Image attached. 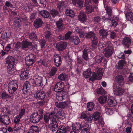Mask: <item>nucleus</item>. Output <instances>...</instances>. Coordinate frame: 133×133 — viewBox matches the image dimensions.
Listing matches in <instances>:
<instances>
[{
  "label": "nucleus",
  "instance_id": "obj_1",
  "mask_svg": "<svg viewBox=\"0 0 133 133\" xmlns=\"http://www.w3.org/2000/svg\"><path fill=\"white\" fill-rule=\"evenodd\" d=\"M98 48L99 50L103 52L105 56L107 58L111 56L113 53V49L111 45L107 44L106 45L100 43L99 44Z\"/></svg>",
  "mask_w": 133,
  "mask_h": 133
},
{
  "label": "nucleus",
  "instance_id": "obj_2",
  "mask_svg": "<svg viewBox=\"0 0 133 133\" xmlns=\"http://www.w3.org/2000/svg\"><path fill=\"white\" fill-rule=\"evenodd\" d=\"M6 62L8 64V72L10 74H13L15 71L14 67L15 62L14 57L11 56H8L7 58Z\"/></svg>",
  "mask_w": 133,
  "mask_h": 133
},
{
  "label": "nucleus",
  "instance_id": "obj_3",
  "mask_svg": "<svg viewBox=\"0 0 133 133\" xmlns=\"http://www.w3.org/2000/svg\"><path fill=\"white\" fill-rule=\"evenodd\" d=\"M73 127H77L81 131V133H90V130L89 125L86 123L82 124L81 125L79 123H76L74 124Z\"/></svg>",
  "mask_w": 133,
  "mask_h": 133
},
{
  "label": "nucleus",
  "instance_id": "obj_4",
  "mask_svg": "<svg viewBox=\"0 0 133 133\" xmlns=\"http://www.w3.org/2000/svg\"><path fill=\"white\" fill-rule=\"evenodd\" d=\"M18 83L16 80L10 82L8 85V90L9 93L12 94L18 88Z\"/></svg>",
  "mask_w": 133,
  "mask_h": 133
},
{
  "label": "nucleus",
  "instance_id": "obj_5",
  "mask_svg": "<svg viewBox=\"0 0 133 133\" xmlns=\"http://www.w3.org/2000/svg\"><path fill=\"white\" fill-rule=\"evenodd\" d=\"M84 76L86 78H89L90 80L93 81L95 79V78H98L96 77V74L94 72H91V70L90 69L84 72Z\"/></svg>",
  "mask_w": 133,
  "mask_h": 133
},
{
  "label": "nucleus",
  "instance_id": "obj_6",
  "mask_svg": "<svg viewBox=\"0 0 133 133\" xmlns=\"http://www.w3.org/2000/svg\"><path fill=\"white\" fill-rule=\"evenodd\" d=\"M113 89L114 95L117 96H121L125 92V90L124 89L117 86L116 84H114Z\"/></svg>",
  "mask_w": 133,
  "mask_h": 133
},
{
  "label": "nucleus",
  "instance_id": "obj_7",
  "mask_svg": "<svg viewBox=\"0 0 133 133\" xmlns=\"http://www.w3.org/2000/svg\"><path fill=\"white\" fill-rule=\"evenodd\" d=\"M95 3H97L98 0H92ZM90 2V0H86L85 4V6L86 8V12L87 14H89L93 12L94 8L92 7L89 5V4Z\"/></svg>",
  "mask_w": 133,
  "mask_h": 133
},
{
  "label": "nucleus",
  "instance_id": "obj_8",
  "mask_svg": "<svg viewBox=\"0 0 133 133\" xmlns=\"http://www.w3.org/2000/svg\"><path fill=\"white\" fill-rule=\"evenodd\" d=\"M43 78L37 75H35L33 77V82L37 86H41L43 85Z\"/></svg>",
  "mask_w": 133,
  "mask_h": 133
},
{
  "label": "nucleus",
  "instance_id": "obj_9",
  "mask_svg": "<svg viewBox=\"0 0 133 133\" xmlns=\"http://www.w3.org/2000/svg\"><path fill=\"white\" fill-rule=\"evenodd\" d=\"M35 56L32 54L27 56L25 59L26 64L28 66H30L32 64L35 62Z\"/></svg>",
  "mask_w": 133,
  "mask_h": 133
},
{
  "label": "nucleus",
  "instance_id": "obj_10",
  "mask_svg": "<svg viewBox=\"0 0 133 133\" xmlns=\"http://www.w3.org/2000/svg\"><path fill=\"white\" fill-rule=\"evenodd\" d=\"M92 118V119L93 118L95 121H98L101 127H102L104 125L103 122L102 120L101 117L100 116V114L99 112H94Z\"/></svg>",
  "mask_w": 133,
  "mask_h": 133
},
{
  "label": "nucleus",
  "instance_id": "obj_11",
  "mask_svg": "<svg viewBox=\"0 0 133 133\" xmlns=\"http://www.w3.org/2000/svg\"><path fill=\"white\" fill-rule=\"evenodd\" d=\"M56 116L54 112H52L50 114L47 113L44 115V120L46 123L48 122L50 119H51L52 121L53 120H56Z\"/></svg>",
  "mask_w": 133,
  "mask_h": 133
},
{
  "label": "nucleus",
  "instance_id": "obj_12",
  "mask_svg": "<svg viewBox=\"0 0 133 133\" xmlns=\"http://www.w3.org/2000/svg\"><path fill=\"white\" fill-rule=\"evenodd\" d=\"M107 19H109V21H111V24L114 27H115L117 25L118 22V18L117 17H113V18H110V16L108 17V18H105L104 16L103 17L102 20L103 21H104Z\"/></svg>",
  "mask_w": 133,
  "mask_h": 133
},
{
  "label": "nucleus",
  "instance_id": "obj_13",
  "mask_svg": "<svg viewBox=\"0 0 133 133\" xmlns=\"http://www.w3.org/2000/svg\"><path fill=\"white\" fill-rule=\"evenodd\" d=\"M42 118L41 115H39L37 112L33 113L30 116L31 121L34 123L39 122Z\"/></svg>",
  "mask_w": 133,
  "mask_h": 133
},
{
  "label": "nucleus",
  "instance_id": "obj_14",
  "mask_svg": "<svg viewBox=\"0 0 133 133\" xmlns=\"http://www.w3.org/2000/svg\"><path fill=\"white\" fill-rule=\"evenodd\" d=\"M81 118L84 119L88 122H91L92 119L90 115L86 112H83L81 114Z\"/></svg>",
  "mask_w": 133,
  "mask_h": 133
},
{
  "label": "nucleus",
  "instance_id": "obj_15",
  "mask_svg": "<svg viewBox=\"0 0 133 133\" xmlns=\"http://www.w3.org/2000/svg\"><path fill=\"white\" fill-rule=\"evenodd\" d=\"M64 87V83L62 82H58L55 85L54 91L56 92L62 91Z\"/></svg>",
  "mask_w": 133,
  "mask_h": 133
},
{
  "label": "nucleus",
  "instance_id": "obj_16",
  "mask_svg": "<svg viewBox=\"0 0 133 133\" xmlns=\"http://www.w3.org/2000/svg\"><path fill=\"white\" fill-rule=\"evenodd\" d=\"M71 129V127L62 126H59L58 130H57L56 133H67Z\"/></svg>",
  "mask_w": 133,
  "mask_h": 133
},
{
  "label": "nucleus",
  "instance_id": "obj_17",
  "mask_svg": "<svg viewBox=\"0 0 133 133\" xmlns=\"http://www.w3.org/2000/svg\"><path fill=\"white\" fill-rule=\"evenodd\" d=\"M71 103L70 101H68L65 102H55V104L56 106L58 108L64 109L66 107Z\"/></svg>",
  "mask_w": 133,
  "mask_h": 133
},
{
  "label": "nucleus",
  "instance_id": "obj_18",
  "mask_svg": "<svg viewBox=\"0 0 133 133\" xmlns=\"http://www.w3.org/2000/svg\"><path fill=\"white\" fill-rule=\"evenodd\" d=\"M23 91L24 93L25 94H29L30 92V86L28 82L26 81L25 83Z\"/></svg>",
  "mask_w": 133,
  "mask_h": 133
},
{
  "label": "nucleus",
  "instance_id": "obj_19",
  "mask_svg": "<svg viewBox=\"0 0 133 133\" xmlns=\"http://www.w3.org/2000/svg\"><path fill=\"white\" fill-rule=\"evenodd\" d=\"M49 127L52 131H54L57 130L58 127V125L56 120L52 121V122L49 125Z\"/></svg>",
  "mask_w": 133,
  "mask_h": 133
},
{
  "label": "nucleus",
  "instance_id": "obj_20",
  "mask_svg": "<svg viewBox=\"0 0 133 133\" xmlns=\"http://www.w3.org/2000/svg\"><path fill=\"white\" fill-rule=\"evenodd\" d=\"M95 71L97 72V75L96 74V77L98 78H95V79H100L103 75L104 72V69L102 68H97L95 70Z\"/></svg>",
  "mask_w": 133,
  "mask_h": 133
},
{
  "label": "nucleus",
  "instance_id": "obj_21",
  "mask_svg": "<svg viewBox=\"0 0 133 133\" xmlns=\"http://www.w3.org/2000/svg\"><path fill=\"white\" fill-rule=\"evenodd\" d=\"M67 46L66 42H61L57 44L56 45L57 49L59 51L64 50Z\"/></svg>",
  "mask_w": 133,
  "mask_h": 133
},
{
  "label": "nucleus",
  "instance_id": "obj_22",
  "mask_svg": "<svg viewBox=\"0 0 133 133\" xmlns=\"http://www.w3.org/2000/svg\"><path fill=\"white\" fill-rule=\"evenodd\" d=\"M54 59L55 65L57 67L59 66L62 63L61 57L58 55L55 54Z\"/></svg>",
  "mask_w": 133,
  "mask_h": 133
},
{
  "label": "nucleus",
  "instance_id": "obj_23",
  "mask_svg": "<svg viewBox=\"0 0 133 133\" xmlns=\"http://www.w3.org/2000/svg\"><path fill=\"white\" fill-rule=\"evenodd\" d=\"M35 97L37 99L42 100L45 97V94L43 92H38L34 94Z\"/></svg>",
  "mask_w": 133,
  "mask_h": 133
},
{
  "label": "nucleus",
  "instance_id": "obj_24",
  "mask_svg": "<svg viewBox=\"0 0 133 133\" xmlns=\"http://www.w3.org/2000/svg\"><path fill=\"white\" fill-rule=\"evenodd\" d=\"M78 19L81 22L86 21L87 20V16L85 13L83 12H80L78 15Z\"/></svg>",
  "mask_w": 133,
  "mask_h": 133
},
{
  "label": "nucleus",
  "instance_id": "obj_25",
  "mask_svg": "<svg viewBox=\"0 0 133 133\" xmlns=\"http://www.w3.org/2000/svg\"><path fill=\"white\" fill-rule=\"evenodd\" d=\"M108 104L111 106H115L116 104V101L114 97L110 96L109 97L108 101Z\"/></svg>",
  "mask_w": 133,
  "mask_h": 133
},
{
  "label": "nucleus",
  "instance_id": "obj_26",
  "mask_svg": "<svg viewBox=\"0 0 133 133\" xmlns=\"http://www.w3.org/2000/svg\"><path fill=\"white\" fill-rule=\"evenodd\" d=\"M116 80L119 85H123L124 84V78L121 75H117L116 77Z\"/></svg>",
  "mask_w": 133,
  "mask_h": 133
},
{
  "label": "nucleus",
  "instance_id": "obj_27",
  "mask_svg": "<svg viewBox=\"0 0 133 133\" xmlns=\"http://www.w3.org/2000/svg\"><path fill=\"white\" fill-rule=\"evenodd\" d=\"M131 41L128 37H125L123 40V44L127 47H128L130 45Z\"/></svg>",
  "mask_w": 133,
  "mask_h": 133
},
{
  "label": "nucleus",
  "instance_id": "obj_28",
  "mask_svg": "<svg viewBox=\"0 0 133 133\" xmlns=\"http://www.w3.org/2000/svg\"><path fill=\"white\" fill-rule=\"evenodd\" d=\"M70 40L76 45L78 44L80 42L79 37L77 36H74L70 38Z\"/></svg>",
  "mask_w": 133,
  "mask_h": 133
},
{
  "label": "nucleus",
  "instance_id": "obj_29",
  "mask_svg": "<svg viewBox=\"0 0 133 133\" xmlns=\"http://www.w3.org/2000/svg\"><path fill=\"white\" fill-rule=\"evenodd\" d=\"M43 22L40 19H38L36 20L34 22V25L36 28H38L41 26Z\"/></svg>",
  "mask_w": 133,
  "mask_h": 133
},
{
  "label": "nucleus",
  "instance_id": "obj_30",
  "mask_svg": "<svg viewBox=\"0 0 133 133\" xmlns=\"http://www.w3.org/2000/svg\"><path fill=\"white\" fill-rule=\"evenodd\" d=\"M92 40V48H95L96 47L97 43L98 42V40L97 38L95 36L92 37L91 38Z\"/></svg>",
  "mask_w": 133,
  "mask_h": 133
},
{
  "label": "nucleus",
  "instance_id": "obj_31",
  "mask_svg": "<svg viewBox=\"0 0 133 133\" xmlns=\"http://www.w3.org/2000/svg\"><path fill=\"white\" fill-rule=\"evenodd\" d=\"M39 131L40 129L38 126H32L31 127L30 132L31 133H37Z\"/></svg>",
  "mask_w": 133,
  "mask_h": 133
},
{
  "label": "nucleus",
  "instance_id": "obj_32",
  "mask_svg": "<svg viewBox=\"0 0 133 133\" xmlns=\"http://www.w3.org/2000/svg\"><path fill=\"white\" fill-rule=\"evenodd\" d=\"M22 24L21 21L19 18H16L14 22V25L16 27H19Z\"/></svg>",
  "mask_w": 133,
  "mask_h": 133
},
{
  "label": "nucleus",
  "instance_id": "obj_33",
  "mask_svg": "<svg viewBox=\"0 0 133 133\" xmlns=\"http://www.w3.org/2000/svg\"><path fill=\"white\" fill-rule=\"evenodd\" d=\"M58 78L61 80L66 81L68 79V76L67 74L64 73L61 74L59 76Z\"/></svg>",
  "mask_w": 133,
  "mask_h": 133
},
{
  "label": "nucleus",
  "instance_id": "obj_34",
  "mask_svg": "<svg viewBox=\"0 0 133 133\" xmlns=\"http://www.w3.org/2000/svg\"><path fill=\"white\" fill-rule=\"evenodd\" d=\"M0 121L5 125L8 124L10 122V120L9 117L7 116H5L4 120L1 118Z\"/></svg>",
  "mask_w": 133,
  "mask_h": 133
},
{
  "label": "nucleus",
  "instance_id": "obj_35",
  "mask_svg": "<svg viewBox=\"0 0 133 133\" xmlns=\"http://www.w3.org/2000/svg\"><path fill=\"white\" fill-rule=\"evenodd\" d=\"M65 13L67 16L70 17H74L75 16L74 12L70 9H68L66 10V11Z\"/></svg>",
  "mask_w": 133,
  "mask_h": 133
},
{
  "label": "nucleus",
  "instance_id": "obj_36",
  "mask_svg": "<svg viewBox=\"0 0 133 133\" xmlns=\"http://www.w3.org/2000/svg\"><path fill=\"white\" fill-rule=\"evenodd\" d=\"M84 1L83 0H73L72 3L76 5L77 4L80 7H82L83 5Z\"/></svg>",
  "mask_w": 133,
  "mask_h": 133
},
{
  "label": "nucleus",
  "instance_id": "obj_37",
  "mask_svg": "<svg viewBox=\"0 0 133 133\" xmlns=\"http://www.w3.org/2000/svg\"><path fill=\"white\" fill-rule=\"evenodd\" d=\"M21 79L25 80L28 78V74L26 71H22L20 75Z\"/></svg>",
  "mask_w": 133,
  "mask_h": 133
},
{
  "label": "nucleus",
  "instance_id": "obj_38",
  "mask_svg": "<svg viewBox=\"0 0 133 133\" xmlns=\"http://www.w3.org/2000/svg\"><path fill=\"white\" fill-rule=\"evenodd\" d=\"M62 20L60 19L56 23L57 27L61 30H63L65 28L62 24Z\"/></svg>",
  "mask_w": 133,
  "mask_h": 133
},
{
  "label": "nucleus",
  "instance_id": "obj_39",
  "mask_svg": "<svg viewBox=\"0 0 133 133\" xmlns=\"http://www.w3.org/2000/svg\"><path fill=\"white\" fill-rule=\"evenodd\" d=\"M100 35L102 37L104 38L106 37L108 35L107 30L104 29L101 30L99 31Z\"/></svg>",
  "mask_w": 133,
  "mask_h": 133
},
{
  "label": "nucleus",
  "instance_id": "obj_40",
  "mask_svg": "<svg viewBox=\"0 0 133 133\" xmlns=\"http://www.w3.org/2000/svg\"><path fill=\"white\" fill-rule=\"evenodd\" d=\"M22 47L23 48H26L29 46L31 45L32 43L27 40H23L22 42Z\"/></svg>",
  "mask_w": 133,
  "mask_h": 133
},
{
  "label": "nucleus",
  "instance_id": "obj_41",
  "mask_svg": "<svg viewBox=\"0 0 133 133\" xmlns=\"http://www.w3.org/2000/svg\"><path fill=\"white\" fill-rule=\"evenodd\" d=\"M94 107V104L92 102H90L87 103V107L89 111L92 110Z\"/></svg>",
  "mask_w": 133,
  "mask_h": 133
},
{
  "label": "nucleus",
  "instance_id": "obj_42",
  "mask_svg": "<svg viewBox=\"0 0 133 133\" xmlns=\"http://www.w3.org/2000/svg\"><path fill=\"white\" fill-rule=\"evenodd\" d=\"M103 58V56L102 54L97 55L95 58V61L96 63H100L102 61Z\"/></svg>",
  "mask_w": 133,
  "mask_h": 133
},
{
  "label": "nucleus",
  "instance_id": "obj_43",
  "mask_svg": "<svg viewBox=\"0 0 133 133\" xmlns=\"http://www.w3.org/2000/svg\"><path fill=\"white\" fill-rule=\"evenodd\" d=\"M125 63V61L124 60H121L118 63V64L117 66V68L118 69H121L123 68V66Z\"/></svg>",
  "mask_w": 133,
  "mask_h": 133
},
{
  "label": "nucleus",
  "instance_id": "obj_44",
  "mask_svg": "<svg viewBox=\"0 0 133 133\" xmlns=\"http://www.w3.org/2000/svg\"><path fill=\"white\" fill-rule=\"evenodd\" d=\"M11 33L9 30H7L5 32H4L2 35V37L4 38H9L10 37Z\"/></svg>",
  "mask_w": 133,
  "mask_h": 133
},
{
  "label": "nucleus",
  "instance_id": "obj_45",
  "mask_svg": "<svg viewBox=\"0 0 133 133\" xmlns=\"http://www.w3.org/2000/svg\"><path fill=\"white\" fill-rule=\"evenodd\" d=\"M107 99V97L105 96H102L99 98L98 101L100 103L103 104L105 103Z\"/></svg>",
  "mask_w": 133,
  "mask_h": 133
},
{
  "label": "nucleus",
  "instance_id": "obj_46",
  "mask_svg": "<svg viewBox=\"0 0 133 133\" xmlns=\"http://www.w3.org/2000/svg\"><path fill=\"white\" fill-rule=\"evenodd\" d=\"M39 13L42 16L45 18L48 17L49 15V13L45 10L41 11H40Z\"/></svg>",
  "mask_w": 133,
  "mask_h": 133
},
{
  "label": "nucleus",
  "instance_id": "obj_47",
  "mask_svg": "<svg viewBox=\"0 0 133 133\" xmlns=\"http://www.w3.org/2000/svg\"><path fill=\"white\" fill-rule=\"evenodd\" d=\"M21 124L20 123H16L13 128L14 131H18L21 129Z\"/></svg>",
  "mask_w": 133,
  "mask_h": 133
},
{
  "label": "nucleus",
  "instance_id": "obj_48",
  "mask_svg": "<svg viewBox=\"0 0 133 133\" xmlns=\"http://www.w3.org/2000/svg\"><path fill=\"white\" fill-rule=\"evenodd\" d=\"M125 16L128 21L133 19V14L131 12L125 14Z\"/></svg>",
  "mask_w": 133,
  "mask_h": 133
},
{
  "label": "nucleus",
  "instance_id": "obj_49",
  "mask_svg": "<svg viewBox=\"0 0 133 133\" xmlns=\"http://www.w3.org/2000/svg\"><path fill=\"white\" fill-rule=\"evenodd\" d=\"M3 112L6 114H8L11 113L10 107L8 106H6L4 107L3 110Z\"/></svg>",
  "mask_w": 133,
  "mask_h": 133
},
{
  "label": "nucleus",
  "instance_id": "obj_50",
  "mask_svg": "<svg viewBox=\"0 0 133 133\" xmlns=\"http://www.w3.org/2000/svg\"><path fill=\"white\" fill-rule=\"evenodd\" d=\"M75 31L78 33L80 34V36L82 38L83 37L84 35H85V33L84 32H81V30H80L77 27H76L75 29Z\"/></svg>",
  "mask_w": 133,
  "mask_h": 133
},
{
  "label": "nucleus",
  "instance_id": "obj_51",
  "mask_svg": "<svg viewBox=\"0 0 133 133\" xmlns=\"http://www.w3.org/2000/svg\"><path fill=\"white\" fill-rule=\"evenodd\" d=\"M57 116L59 118L61 119H63L65 118L64 114L63 111H59L57 114Z\"/></svg>",
  "mask_w": 133,
  "mask_h": 133
},
{
  "label": "nucleus",
  "instance_id": "obj_52",
  "mask_svg": "<svg viewBox=\"0 0 133 133\" xmlns=\"http://www.w3.org/2000/svg\"><path fill=\"white\" fill-rule=\"evenodd\" d=\"M95 36V34L93 32H90L86 33V37L88 38H92V37Z\"/></svg>",
  "mask_w": 133,
  "mask_h": 133
},
{
  "label": "nucleus",
  "instance_id": "obj_53",
  "mask_svg": "<svg viewBox=\"0 0 133 133\" xmlns=\"http://www.w3.org/2000/svg\"><path fill=\"white\" fill-rule=\"evenodd\" d=\"M97 93L99 94H105L106 93V92L102 87L97 89Z\"/></svg>",
  "mask_w": 133,
  "mask_h": 133
},
{
  "label": "nucleus",
  "instance_id": "obj_54",
  "mask_svg": "<svg viewBox=\"0 0 133 133\" xmlns=\"http://www.w3.org/2000/svg\"><path fill=\"white\" fill-rule=\"evenodd\" d=\"M57 8L59 9V11L61 8L63 6H65L64 2H57Z\"/></svg>",
  "mask_w": 133,
  "mask_h": 133
},
{
  "label": "nucleus",
  "instance_id": "obj_55",
  "mask_svg": "<svg viewBox=\"0 0 133 133\" xmlns=\"http://www.w3.org/2000/svg\"><path fill=\"white\" fill-rule=\"evenodd\" d=\"M57 70V68H55L54 67L52 68L51 69V70L50 72V75L51 76H53L55 74Z\"/></svg>",
  "mask_w": 133,
  "mask_h": 133
},
{
  "label": "nucleus",
  "instance_id": "obj_56",
  "mask_svg": "<svg viewBox=\"0 0 133 133\" xmlns=\"http://www.w3.org/2000/svg\"><path fill=\"white\" fill-rule=\"evenodd\" d=\"M83 57V58L87 60L88 59V55L87 54V50L86 49H84V50Z\"/></svg>",
  "mask_w": 133,
  "mask_h": 133
},
{
  "label": "nucleus",
  "instance_id": "obj_57",
  "mask_svg": "<svg viewBox=\"0 0 133 133\" xmlns=\"http://www.w3.org/2000/svg\"><path fill=\"white\" fill-rule=\"evenodd\" d=\"M50 13L53 17H55L58 14V12L55 10H53L50 11Z\"/></svg>",
  "mask_w": 133,
  "mask_h": 133
},
{
  "label": "nucleus",
  "instance_id": "obj_58",
  "mask_svg": "<svg viewBox=\"0 0 133 133\" xmlns=\"http://www.w3.org/2000/svg\"><path fill=\"white\" fill-rule=\"evenodd\" d=\"M106 113L107 115H112L113 113V111L111 109L109 108L105 109Z\"/></svg>",
  "mask_w": 133,
  "mask_h": 133
},
{
  "label": "nucleus",
  "instance_id": "obj_59",
  "mask_svg": "<svg viewBox=\"0 0 133 133\" xmlns=\"http://www.w3.org/2000/svg\"><path fill=\"white\" fill-rule=\"evenodd\" d=\"M1 96L3 99H6V100L8 99V97H10V96L5 92L2 93Z\"/></svg>",
  "mask_w": 133,
  "mask_h": 133
},
{
  "label": "nucleus",
  "instance_id": "obj_60",
  "mask_svg": "<svg viewBox=\"0 0 133 133\" xmlns=\"http://www.w3.org/2000/svg\"><path fill=\"white\" fill-rule=\"evenodd\" d=\"M29 37L32 40H34L36 39L37 36L35 34L32 32L30 34Z\"/></svg>",
  "mask_w": 133,
  "mask_h": 133
},
{
  "label": "nucleus",
  "instance_id": "obj_61",
  "mask_svg": "<svg viewBox=\"0 0 133 133\" xmlns=\"http://www.w3.org/2000/svg\"><path fill=\"white\" fill-rule=\"evenodd\" d=\"M38 62L40 64H42L44 66H46L47 64V62L45 60H42V59L40 60Z\"/></svg>",
  "mask_w": 133,
  "mask_h": 133
},
{
  "label": "nucleus",
  "instance_id": "obj_62",
  "mask_svg": "<svg viewBox=\"0 0 133 133\" xmlns=\"http://www.w3.org/2000/svg\"><path fill=\"white\" fill-rule=\"evenodd\" d=\"M74 124H73L72 125V129L73 131H71L70 133H76L77 132H78V129L77 127H73Z\"/></svg>",
  "mask_w": 133,
  "mask_h": 133
},
{
  "label": "nucleus",
  "instance_id": "obj_63",
  "mask_svg": "<svg viewBox=\"0 0 133 133\" xmlns=\"http://www.w3.org/2000/svg\"><path fill=\"white\" fill-rule=\"evenodd\" d=\"M105 9L106 10L107 14L109 15H111V14L112 11L110 7L107 6L106 8Z\"/></svg>",
  "mask_w": 133,
  "mask_h": 133
},
{
  "label": "nucleus",
  "instance_id": "obj_64",
  "mask_svg": "<svg viewBox=\"0 0 133 133\" xmlns=\"http://www.w3.org/2000/svg\"><path fill=\"white\" fill-rule=\"evenodd\" d=\"M21 43L19 42H18L17 43H15L13 44V46L16 49H18L20 47Z\"/></svg>",
  "mask_w": 133,
  "mask_h": 133
}]
</instances>
